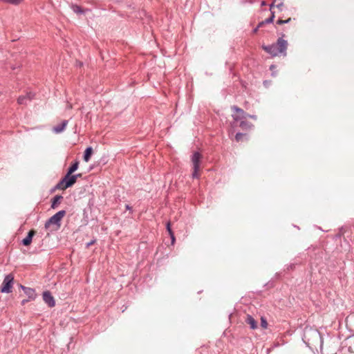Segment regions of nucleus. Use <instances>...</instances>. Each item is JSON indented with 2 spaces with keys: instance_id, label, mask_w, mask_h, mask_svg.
<instances>
[{
  "instance_id": "nucleus-35",
  "label": "nucleus",
  "mask_w": 354,
  "mask_h": 354,
  "mask_svg": "<svg viewBox=\"0 0 354 354\" xmlns=\"http://www.w3.org/2000/svg\"><path fill=\"white\" fill-rule=\"evenodd\" d=\"M275 68V66L274 65H271L270 67V70H272Z\"/></svg>"
},
{
  "instance_id": "nucleus-7",
  "label": "nucleus",
  "mask_w": 354,
  "mask_h": 354,
  "mask_svg": "<svg viewBox=\"0 0 354 354\" xmlns=\"http://www.w3.org/2000/svg\"><path fill=\"white\" fill-rule=\"evenodd\" d=\"M43 300L49 307H54L55 305L54 297L49 291L43 292Z\"/></svg>"
},
{
  "instance_id": "nucleus-33",
  "label": "nucleus",
  "mask_w": 354,
  "mask_h": 354,
  "mask_svg": "<svg viewBox=\"0 0 354 354\" xmlns=\"http://www.w3.org/2000/svg\"><path fill=\"white\" fill-rule=\"evenodd\" d=\"M294 266H295L294 264H290L288 266V269H292L294 268Z\"/></svg>"
},
{
  "instance_id": "nucleus-37",
  "label": "nucleus",
  "mask_w": 354,
  "mask_h": 354,
  "mask_svg": "<svg viewBox=\"0 0 354 354\" xmlns=\"http://www.w3.org/2000/svg\"><path fill=\"white\" fill-rule=\"evenodd\" d=\"M261 4H262V6H264V5H266V3L264 1H263Z\"/></svg>"
},
{
  "instance_id": "nucleus-2",
  "label": "nucleus",
  "mask_w": 354,
  "mask_h": 354,
  "mask_svg": "<svg viewBox=\"0 0 354 354\" xmlns=\"http://www.w3.org/2000/svg\"><path fill=\"white\" fill-rule=\"evenodd\" d=\"M66 214L65 210H60L51 216L45 223V228L48 229L50 225H55L54 230H58L61 226V220Z\"/></svg>"
},
{
  "instance_id": "nucleus-36",
  "label": "nucleus",
  "mask_w": 354,
  "mask_h": 354,
  "mask_svg": "<svg viewBox=\"0 0 354 354\" xmlns=\"http://www.w3.org/2000/svg\"><path fill=\"white\" fill-rule=\"evenodd\" d=\"M26 302H27V300H23L22 304H24Z\"/></svg>"
},
{
  "instance_id": "nucleus-25",
  "label": "nucleus",
  "mask_w": 354,
  "mask_h": 354,
  "mask_svg": "<svg viewBox=\"0 0 354 354\" xmlns=\"http://www.w3.org/2000/svg\"><path fill=\"white\" fill-rule=\"evenodd\" d=\"M252 118L253 120H257V115H250L248 113H247V115H246V118Z\"/></svg>"
},
{
  "instance_id": "nucleus-17",
  "label": "nucleus",
  "mask_w": 354,
  "mask_h": 354,
  "mask_svg": "<svg viewBox=\"0 0 354 354\" xmlns=\"http://www.w3.org/2000/svg\"><path fill=\"white\" fill-rule=\"evenodd\" d=\"M78 166H79V162L75 161L72 164V165L68 169L67 173L73 174L78 169Z\"/></svg>"
},
{
  "instance_id": "nucleus-34",
  "label": "nucleus",
  "mask_w": 354,
  "mask_h": 354,
  "mask_svg": "<svg viewBox=\"0 0 354 354\" xmlns=\"http://www.w3.org/2000/svg\"><path fill=\"white\" fill-rule=\"evenodd\" d=\"M126 209H129V210H131V207L129 206V205H126Z\"/></svg>"
},
{
  "instance_id": "nucleus-26",
  "label": "nucleus",
  "mask_w": 354,
  "mask_h": 354,
  "mask_svg": "<svg viewBox=\"0 0 354 354\" xmlns=\"http://www.w3.org/2000/svg\"><path fill=\"white\" fill-rule=\"evenodd\" d=\"M283 6V3L281 2V3H279V4H277V5L276 6V7H277V8H279V10H281V8H282Z\"/></svg>"
},
{
  "instance_id": "nucleus-19",
  "label": "nucleus",
  "mask_w": 354,
  "mask_h": 354,
  "mask_svg": "<svg viewBox=\"0 0 354 354\" xmlns=\"http://www.w3.org/2000/svg\"><path fill=\"white\" fill-rule=\"evenodd\" d=\"M1 1L3 2H5V3L17 5V4L20 3L23 0H1Z\"/></svg>"
},
{
  "instance_id": "nucleus-21",
  "label": "nucleus",
  "mask_w": 354,
  "mask_h": 354,
  "mask_svg": "<svg viewBox=\"0 0 354 354\" xmlns=\"http://www.w3.org/2000/svg\"><path fill=\"white\" fill-rule=\"evenodd\" d=\"M245 134L242 133H237L235 136V139L237 142H239L242 140L243 137H244Z\"/></svg>"
},
{
  "instance_id": "nucleus-9",
  "label": "nucleus",
  "mask_w": 354,
  "mask_h": 354,
  "mask_svg": "<svg viewBox=\"0 0 354 354\" xmlns=\"http://www.w3.org/2000/svg\"><path fill=\"white\" fill-rule=\"evenodd\" d=\"M67 124L68 120H63L60 124L53 127V131L56 134L61 133L65 130Z\"/></svg>"
},
{
  "instance_id": "nucleus-38",
  "label": "nucleus",
  "mask_w": 354,
  "mask_h": 354,
  "mask_svg": "<svg viewBox=\"0 0 354 354\" xmlns=\"http://www.w3.org/2000/svg\"><path fill=\"white\" fill-rule=\"evenodd\" d=\"M267 81H264L263 84L266 86Z\"/></svg>"
},
{
  "instance_id": "nucleus-11",
  "label": "nucleus",
  "mask_w": 354,
  "mask_h": 354,
  "mask_svg": "<svg viewBox=\"0 0 354 354\" xmlns=\"http://www.w3.org/2000/svg\"><path fill=\"white\" fill-rule=\"evenodd\" d=\"M21 288L24 290L25 294L28 297L29 299H33L35 297V292L32 288H26L21 286Z\"/></svg>"
},
{
  "instance_id": "nucleus-8",
  "label": "nucleus",
  "mask_w": 354,
  "mask_h": 354,
  "mask_svg": "<svg viewBox=\"0 0 354 354\" xmlns=\"http://www.w3.org/2000/svg\"><path fill=\"white\" fill-rule=\"evenodd\" d=\"M65 181V187H71L75 183V176H73L72 174L66 173V174L63 178Z\"/></svg>"
},
{
  "instance_id": "nucleus-22",
  "label": "nucleus",
  "mask_w": 354,
  "mask_h": 354,
  "mask_svg": "<svg viewBox=\"0 0 354 354\" xmlns=\"http://www.w3.org/2000/svg\"><path fill=\"white\" fill-rule=\"evenodd\" d=\"M290 20H291V18H288L286 20L279 19V20H277V24H279V25H282L284 24H288Z\"/></svg>"
},
{
  "instance_id": "nucleus-32",
  "label": "nucleus",
  "mask_w": 354,
  "mask_h": 354,
  "mask_svg": "<svg viewBox=\"0 0 354 354\" xmlns=\"http://www.w3.org/2000/svg\"><path fill=\"white\" fill-rule=\"evenodd\" d=\"M259 28V27L257 26V27L253 30V32H254V33H256V32L258 31Z\"/></svg>"
},
{
  "instance_id": "nucleus-15",
  "label": "nucleus",
  "mask_w": 354,
  "mask_h": 354,
  "mask_svg": "<svg viewBox=\"0 0 354 354\" xmlns=\"http://www.w3.org/2000/svg\"><path fill=\"white\" fill-rule=\"evenodd\" d=\"M274 6V3H271L270 6V10L271 11V16L264 20L265 24H270L272 23L274 19V13L272 11V8Z\"/></svg>"
},
{
  "instance_id": "nucleus-16",
  "label": "nucleus",
  "mask_w": 354,
  "mask_h": 354,
  "mask_svg": "<svg viewBox=\"0 0 354 354\" xmlns=\"http://www.w3.org/2000/svg\"><path fill=\"white\" fill-rule=\"evenodd\" d=\"M62 199V196L60 195L55 196L52 201L51 207L55 209L57 205L59 203L60 200Z\"/></svg>"
},
{
  "instance_id": "nucleus-5",
  "label": "nucleus",
  "mask_w": 354,
  "mask_h": 354,
  "mask_svg": "<svg viewBox=\"0 0 354 354\" xmlns=\"http://www.w3.org/2000/svg\"><path fill=\"white\" fill-rule=\"evenodd\" d=\"M232 109L236 112L232 114V118L234 120V126H237V122L239 121L246 120L247 113L243 109L237 107L236 106H233Z\"/></svg>"
},
{
  "instance_id": "nucleus-18",
  "label": "nucleus",
  "mask_w": 354,
  "mask_h": 354,
  "mask_svg": "<svg viewBox=\"0 0 354 354\" xmlns=\"http://www.w3.org/2000/svg\"><path fill=\"white\" fill-rule=\"evenodd\" d=\"M69 187H65V181L64 178H62L56 185L55 188L58 189L64 190L68 188Z\"/></svg>"
},
{
  "instance_id": "nucleus-27",
  "label": "nucleus",
  "mask_w": 354,
  "mask_h": 354,
  "mask_svg": "<svg viewBox=\"0 0 354 354\" xmlns=\"http://www.w3.org/2000/svg\"><path fill=\"white\" fill-rule=\"evenodd\" d=\"M19 67H20L19 66H16V65L11 66V68H12V71H15L17 68H19Z\"/></svg>"
},
{
  "instance_id": "nucleus-23",
  "label": "nucleus",
  "mask_w": 354,
  "mask_h": 354,
  "mask_svg": "<svg viewBox=\"0 0 354 354\" xmlns=\"http://www.w3.org/2000/svg\"><path fill=\"white\" fill-rule=\"evenodd\" d=\"M73 10H74V12H75L77 13H82V8L80 6H75L73 7Z\"/></svg>"
},
{
  "instance_id": "nucleus-4",
  "label": "nucleus",
  "mask_w": 354,
  "mask_h": 354,
  "mask_svg": "<svg viewBox=\"0 0 354 354\" xmlns=\"http://www.w3.org/2000/svg\"><path fill=\"white\" fill-rule=\"evenodd\" d=\"M13 280L14 277L12 274H10L6 275L3 279L1 292L4 293H10L12 291Z\"/></svg>"
},
{
  "instance_id": "nucleus-29",
  "label": "nucleus",
  "mask_w": 354,
  "mask_h": 354,
  "mask_svg": "<svg viewBox=\"0 0 354 354\" xmlns=\"http://www.w3.org/2000/svg\"><path fill=\"white\" fill-rule=\"evenodd\" d=\"M73 176H75V180H77V178H80L82 176V174H77L73 175Z\"/></svg>"
},
{
  "instance_id": "nucleus-20",
  "label": "nucleus",
  "mask_w": 354,
  "mask_h": 354,
  "mask_svg": "<svg viewBox=\"0 0 354 354\" xmlns=\"http://www.w3.org/2000/svg\"><path fill=\"white\" fill-rule=\"evenodd\" d=\"M261 326L263 328H267V327H268L267 320L263 317H261Z\"/></svg>"
},
{
  "instance_id": "nucleus-30",
  "label": "nucleus",
  "mask_w": 354,
  "mask_h": 354,
  "mask_svg": "<svg viewBox=\"0 0 354 354\" xmlns=\"http://www.w3.org/2000/svg\"><path fill=\"white\" fill-rule=\"evenodd\" d=\"M264 24H265V22H264V21H261V22L259 24L258 26H259V28H261Z\"/></svg>"
},
{
  "instance_id": "nucleus-13",
  "label": "nucleus",
  "mask_w": 354,
  "mask_h": 354,
  "mask_svg": "<svg viewBox=\"0 0 354 354\" xmlns=\"http://www.w3.org/2000/svg\"><path fill=\"white\" fill-rule=\"evenodd\" d=\"M239 122L240 123L239 126L243 130L250 129L253 127V125L250 122L246 121L245 120H240Z\"/></svg>"
},
{
  "instance_id": "nucleus-1",
  "label": "nucleus",
  "mask_w": 354,
  "mask_h": 354,
  "mask_svg": "<svg viewBox=\"0 0 354 354\" xmlns=\"http://www.w3.org/2000/svg\"><path fill=\"white\" fill-rule=\"evenodd\" d=\"M288 47V41L283 38H279L276 44L271 45H263V49L271 55L272 57L279 55V54L283 56L286 55V50Z\"/></svg>"
},
{
  "instance_id": "nucleus-6",
  "label": "nucleus",
  "mask_w": 354,
  "mask_h": 354,
  "mask_svg": "<svg viewBox=\"0 0 354 354\" xmlns=\"http://www.w3.org/2000/svg\"><path fill=\"white\" fill-rule=\"evenodd\" d=\"M35 94L32 92H28L26 95H20L17 98V103L20 105H26L34 98Z\"/></svg>"
},
{
  "instance_id": "nucleus-14",
  "label": "nucleus",
  "mask_w": 354,
  "mask_h": 354,
  "mask_svg": "<svg viewBox=\"0 0 354 354\" xmlns=\"http://www.w3.org/2000/svg\"><path fill=\"white\" fill-rule=\"evenodd\" d=\"M93 152V149L91 147H88L86 149L84 154V160L85 162H88L90 160L91 156Z\"/></svg>"
},
{
  "instance_id": "nucleus-12",
  "label": "nucleus",
  "mask_w": 354,
  "mask_h": 354,
  "mask_svg": "<svg viewBox=\"0 0 354 354\" xmlns=\"http://www.w3.org/2000/svg\"><path fill=\"white\" fill-rule=\"evenodd\" d=\"M245 322L250 325V328L255 329L257 328V322L252 316L248 315Z\"/></svg>"
},
{
  "instance_id": "nucleus-28",
  "label": "nucleus",
  "mask_w": 354,
  "mask_h": 354,
  "mask_svg": "<svg viewBox=\"0 0 354 354\" xmlns=\"http://www.w3.org/2000/svg\"><path fill=\"white\" fill-rule=\"evenodd\" d=\"M170 236H171V243L174 244V243L175 241L174 234H173L172 235H170Z\"/></svg>"
},
{
  "instance_id": "nucleus-24",
  "label": "nucleus",
  "mask_w": 354,
  "mask_h": 354,
  "mask_svg": "<svg viewBox=\"0 0 354 354\" xmlns=\"http://www.w3.org/2000/svg\"><path fill=\"white\" fill-rule=\"evenodd\" d=\"M167 230L169 235H172L174 234L172 230H171V228L170 223H167Z\"/></svg>"
},
{
  "instance_id": "nucleus-31",
  "label": "nucleus",
  "mask_w": 354,
  "mask_h": 354,
  "mask_svg": "<svg viewBox=\"0 0 354 354\" xmlns=\"http://www.w3.org/2000/svg\"><path fill=\"white\" fill-rule=\"evenodd\" d=\"M95 242L94 240L91 241V242L88 243H87V247H89L90 245H91L92 244H93Z\"/></svg>"
},
{
  "instance_id": "nucleus-10",
  "label": "nucleus",
  "mask_w": 354,
  "mask_h": 354,
  "mask_svg": "<svg viewBox=\"0 0 354 354\" xmlns=\"http://www.w3.org/2000/svg\"><path fill=\"white\" fill-rule=\"evenodd\" d=\"M34 234H35V232L33 230H30L28 233V235L26 236V237L22 240L23 245H26V246L29 245L32 242V239Z\"/></svg>"
},
{
  "instance_id": "nucleus-3",
  "label": "nucleus",
  "mask_w": 354,
  "mask_h": 354,
  "mask_svg": "<svg viewBox=\"0 0 354 354\" xmlns=\"http://www.w3.org/2000/svg\"><path fill=\"white\" fill-rule=\"evenodd\" d=\"M201 155L198 152H195L192 156V162L193 165V173H192V178H199V174L198 171L200 170V163L201 160Z\"/></svg>"
}]
</instances>
